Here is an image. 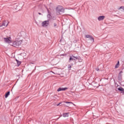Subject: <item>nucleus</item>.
Returning a JSON list of instances; mask_svg holds the SVG:
<instances>
[{
	"instance_id": "f257e3e1",
	"label": "nucleus",
	"mask_w": 124,
	"mask_h": 124,
	"mask_svg": "<svg viewBox=\"0 0 124 124\" xmlns=\"http://www.w3.org/2000/svg\"><path fill=\"white\" fill-rule=\"evenodd\" d=\"M61 12H62V13H64V9H63V7H62V6H58L56 8L57 15H61Z\"/></svg>"
},
{
	"instance_id": "f03ea898",
	"label": "nucleus",
	"mask_w": 124,
	"mask_h": 124,
	"mask_svg": "<svg viewBox=\"0 0 124 124\" xmlns=\"http://www.w3.org/2000/svg\"><path fill=\"white\" fill-rule=\"evenodd\" d=\"M23 43V42L21 40L20 41H15L13 42V43L11 44L12 46H13L14 47H18L19 46H20L21 44Z\"/></svg>"
},
{
	"instance_id": "7ed1b4c3",
	"label": "nucleus",
	"mask_w": 124,
	"mask_h": 124,
	"mask_svg": "<svg viewBox=\"0 0 124 124\" xmlns=\"http://www.w3.org/2000/svg\"><path fill=\"white\" fill-rule=\"evenodd\" d=\"M4 41L6 43H8L9 44H11L12 43V41L11 40V37H9L7 38H3Z\"/></svg>"
},
{
	"instance_id": "20e7f679",
	"label": "nucleus",
	"mask_w": 124,
	"mask_h": 124,
	"mask_svg": "<svg viewBox=\"0 0 124 124\" xmlns=\"http://www.w3.org/2000/svg\"><path fill=\"white\" fill-rule=\"evenodd\" d=\"M49 25V20H46L42 23V26L44 27H48Z\"/></svg>"
},
{
	"instance_id": "39448f33",
	"label": "nucleus",
	"mask_w": 124,
	"mask_h": 124,
	"mask_svg": "<svg viewBox=\"0 0 124 124\" xmlns=\"http://www.w3.org/2000/svg\"><path fill=\"white\" fill-rule=\"evenodd\" d=\"M7 26H8V21L5 20L2 22L0 27H7Z\"/></svg>"
},
{
	"instance_id": "423d86ee",
	"label": "nucleus",
	"mask_w": 124,
	"mask_h": 124,
	"mask_svg": "<svg viewBox=\"0 0 124 124\" xmlns=\"http://www.w3.org/2000/svg\"><path fill=\"white\" fill-rule=\"evenodd\" d=\"M85 37L86 38H90V40L92 41V42H94V39L93 37V36L90 35H86Z\"/></svg>"
},
{
	"instance_id": "0eeeda50",
	"label": "nucleus",
	"mask_w": 124,
	"mask_h": 124,
	"mask_svg": "<svg viewBox=\"0 0 124 124\" xmlns=\"http://www.w3.org/2000/svg\"><path fill=\"white\" fill-rule=\"evenodd\" d=\"M67 88L65 87V88H59L57 90V92H61V91H66L67 90Z\"/></svg>"
},
{
	"instance_id": "6e6552de",
	"label": "nucleus",
	"mask_w": 124,
	"mask_h": 124,
	"mask_svg": "<svg viewBox=\"0 0 124 124\" xmlns=\"http://www.w3.org/2000/svg\"><path fill=\"white\" fill-rule=\"evenodd\" d=\"M104 18H105V16H101L98 17V21H102L103 20H104Z\"/></svg>"
},
{
	"instance_id": "1a4fd4ad",
	"label": "nucleus",
	"mask_w": 124,
	"mask_h": 124,
	"mask_svg": "<svg viewBox=\"0 0 124 124\" xmlns=\"http://www.w3.org/2000/svg\"><path fill=\"white\" fill-rule=\"evenodd\" d=\"M123 73V71H121L119 74V76H118V80L119 81H122V74Z\"/></svg>"
},
{
	"instance_id": "9d476101",
	"label": "nucleus",
	"mask_w": 124,
	"mask_h": 124,
	"mask_svg": "<svg viewBox=\"0 0 124 124\" xmlns=\"http://www.w3.org/2000/svg\"><path fill=\"white\" fill-rule=\"evenodd\" d=\"M48 18V20L47 21H50V20H52V16H51L50 14H48L47 16Z\"/></svg>"
},
{
	"instance_id": "9b49d317",
	"label": "nucleus",
	"mask_w": 124,
	"mask_h": 124,
	"mask_svg": "<svg viewBox=\"0 0 124 124\" xmlns=\"http://www.w3.org/2000/svg\"><path fill=\"white\" fill-rule=\"evenodd\" d=\"M9 94H10V92H7L5 94V97L6 98H7V97H8V96H9Z\"/></svg>"
},
{
	"instance_id": "f8f14e48",
	"label": "nucleus",
	"mask_w": 124,
	"mask_h": 124,
	"mask_svg": "<svg viewBox=\"0 0 124 124\" xmlns=\"http://www.w3.org/2000/svg\"><path fill=\"white\" fill-rule=\"evenodd\" d=\"M16 61L17 62V66H20V64H21V63H22V62L21 61H18V60H17V59H16Z\"/></svg>"
},
{
	"instance_id": "ddd939ff",
	"label": "nucleus",
	"mask_w": 124,
	"mask_h": 124,
	"mask_svg": "<svg viewBox=\"0 0 124 124\" xmlns=\"http://www.w3.org/2000/svg\"><path fill=\"white\" fill-rule=\"evenodd\" d=\"M72 57L74 61H76L77 60H78V59H79V58L77 56H72Z\"/></svg>"
},
{
	"instance_id": "4468645a",
	"label": "nucleus",
	"mask_w": 124,
	"mask_h": 124,
	"mask_svg": "<svg viewBox=\"0 0 124 124\" xmlns=\"http://www.w3.org/2000/svg\"><path fill=\"white\" fill-rule=\"evenodd\" d=\"M118 91H120V92H124V89L122 87H119L118 88Z\"/></svg>"
},
{
	"instance_id": "2eb2a0df",
	"label": "nucleus",
	"mask_w": 124,
	"mask_h": 124,
	"mask_svg": "<svg viewBox=\"0 0 124 124\" xmlns=\"http://www.w3.org/2000/svg\"><path fill=\"white\" fill-rule=\"evenodd\" d=\"M68 114L69 113H63V117H64V118H65L66 117H68Z\"/></svg>"
},
{
	"instance_id": "dca6fc26",
	"label": "nucleus",
	"mask_w": 124,
	"mask_h": 124,
	"mask_svg": "<svg viewBox=\"0 0 124 124\" xmlns=\"http://www.w3.org/2000/svg\"><path fill=\"white\" fill-rule=\"evenodd\" d=\"M119 65H120V62L118 61L117 64L115 65V68H118V67H119Z\"/></svg>"
},
{
	"instance_id": "f3484780",
	"label": "nucleus",
	"mask_w": 124,
	"mask_h": 124,
	"mask_svg": "<svg viewBox=\"0 0 124 124\" xmlns=\"http://www.w3.org/2000/svg\"><path fill=\"white\" fill-rule=\"evenodd\" d=\"M71 61H74L73 56H70V58L69 60V62H71Z\"/></svg>"
},
{
	"instance_id": "a211bd4d",
	"label": "nucleus",
	"mask_w": 124,
	"mask_h": 124,
	"mask_svg": "<svg viewBox=\"0 0 124 124\" xmlns=\"http://www.w3.org/2000/svg\"><path fill=\"white\" fill-rule=\"evenodd\" d=\"M68 69L69 70H71V66L70 64H69V65H68Z\"/></svg>"
},
{
	"instance_id": "6ab92c4d",
	"label": "nucleus",
	"mask_w": 124,
	"mask_h": 124,
	"mask_svg": "<svg viewBox=\"0 0 124 124\" xmlns=\"http://www.w3.org/2000/svg\"><path fill=\"white\" fill-rule=\"evenodd\" d=\"M65 103H66L67 104H68L69 103H71V104H73V103L71 102H65Z\"/></svg>"
},
{
	"instance_id": "aec40b11",
	"label": "nucleus",
	"mask_w": 124,
	"mask_h": 124,
	"mask_svg": "<svg viewBox=\"0 0 124 124\" xmlns=\"http://www.w3.org/2000/svg\"><path fill=\"white\" fill-rule=\"evenodd\" d=\"M61 104H62V103H60L59 104L57 105V106H60H60H62V105H61Z\"/></svg>"
},
{
	"instance_id": "412c9836",
	"label": "nucleus",
	"mask_w": 124,
	"mask_h": 124,
	"mask_svg": "<svg viewBox=\"0 0 124 124\" xmlns=\"http://www.w3.org/2000/svg\"><path fill=\"white\" fill-rule=\"evenodd\" d=\"M54 27H57V24L54 23Z\"/></svg>"
},
{
	"instance_id": "4be33fe9",
	"label": "nucleus",
	"mask_w": 124,
	"mask_h": 124,
	"mask_svg": "<svg viewBox=\"0 0 124 124\" xmlns=\"http://www.w3.org/2000/svg\"><path fill=\"white\" fill-rule=\"evenodd\" d=\"M38 14H39V15H42V14H41V13H38Z\"/></svg>"
},
{
	"instance_id": "5701e85b",
	"label": "nucleus",
	"mask_w": 124,
	"mask_h": 124,
	"mask_svg": "<svg viewBox=\"0 0 124 124\" xmlns=\"http://www.w3.org/2000/svg\"><path fill=\"white\" fill-rule=\"evenodd\" d=\"M96 70L97 71H98V70H99V69L96 68Z\"/></svg>"
},
{
	"instance_id": "b1692460",
	"label": "nucleus",
	"mask_w": 124,
	"mask_h": 124,
	"mask_svg": "<svg viewBox=\"0 0 124 124\" xmlns=\"http://www.w3.org/2000/svg\"><path fill=\"white\" fill-rule=\"evenodd\" d=\"M53 20H56V17H53Z\"/></svg>"
},
{
	"instance_id": "393cba45",
	"label": "nucleus",
	"mask_w": 124,
	"mask_h": 124,
	"mask_svg": "<svg viewBox=\"0 0 124 124\" xmlns=\"http://www.w3.org/2000/svg\"><path fill=\"white\" fill-rule=\"evenodd\" d=\"M31 63L33 64V63H32V62H31Z\"/></svg>"
}]
</instances>
